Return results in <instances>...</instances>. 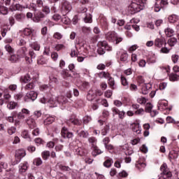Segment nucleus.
I'll return each mask as SVG.
<instances>
[{"instance_id":"nucleus-23","label":"nucleus","mask_w":179,"mask_h":179,"mask_svg":"<svg viewBox=\"0 0 179 179\" xmlns=\"http://www.w3.org/2000/svg\"><path fill=\"white\" fill-rule=\"evenodd\" d=\"M132 131L133 132H136V134H139L142 132V127H141V124L139 123H134L132 124Z\"/></svg>"},{"instance_id":"nucleus-40","label":"nucleus","mask_w":179,"mask_h":179,"mask_svg":"<svg viewBox=\"0 0 179 179\" xmlns=\"http://www.w3.org/2000/svg\"><path fill=\"white\" fill-rule=\"evenodd\" d=\"M113 165V159L108 158L103 162L104 167L110 168Z\"/></svg>"},{"instance_id":"nucleus-31","label":"nucleus","mask_w":179,"mask_h":179,"mask_svg":"<svg viewBox=\"0 0 179 179\" xmlns=\"http://www.w3.org/2000/svg\"><path fill=\"white\" fill-rule=\"evenodd\" d=\"M34 16L37 20V22L40 21V19H43V17H45V15L40 11L36 10L34 13Z\"/></svg>"},{"instance_id":"nucleus-3","label":"nucleus","mask_w":179,"mask_h":179,"mask_svg":"<svg viewBox=\"0 0 179 179\" xmlns=\"http://www.w3.org/2000/svg\"><path fill=\"white\" fill-rule=\"evenodd\" d=\"M106 39H108L110 43H113V44H120L124 38L115 33V31H109L106 34Z\"/></svg>"},{"instance_id":"nucleus-14","label":"nucleus","mask_w":179,"mask_h":179,"mask_svg":"<svg viewBox=\"0 0 179 179\" xmlns=\"http://www.w3.org/2000/svg\"><path fill=\"white\" fill-rule=\"evenodd\" d=\"M62 137L65 139V138H67L68 139H71V138H73V133L69 132L68 131V128L64 127L62 129L61 131Z\"/></svg>"},{"instance_id":"nucleus-18","label":"nucleus","mask_w":179,"mask_h":179,"mask_svg":"<svg viewBox=\"0 0 179 179\" xmlns=\"http://www.w3.org/2000/svg\"><path fill=\"white\" fill-rule=\"evenodd\" d=\"M27 54V48L22 47L17 51V55L20 58H24Z\"/></svg>"},{"instance_id":"nucleus-42","label":"nucleus","mask_w":179,"mask_h":179,"mask_svg":"<svg viewBox=\"0 0 179 179\" xmlns=\"http://www.w3.org/2000/svg\"><path fill=\"white\" fill-rule=\"evenodd\" d=\"M136 167L140 171H143V169L146 167V164L141 162H138L136 164Z\"/></svg>"},{"instance_id":"nucleus-30","label":"nucleus","mask_w":179,"mask_h":179,"mask_svg":"<svg viewBox=\"0 0 179 179\" xmlns=\"http://www.w3.org/2000/svg\"><path fill=\"white\" fill-rule=\"evenodd\" d=\"M17 107H19V105L15 101H10L7 105L8 110H15V108H17Z\"/></svg>"},{"instance_id":"nucleus-7","label":"nucleus","mask_w":179,"mask_h":179,"mask_svg":"<svg viewBox=\"0 0 179 179\" xmlns=\"http://www.w3.org/2000/svg\"><path fill=\"white\" fill-rule=\"evenodd\" d=\"M26 156V150L24 149H19L15 151V162L13 163L12 165L15 166L20 163V161L23 157Z\"/></svg>"},{"instance_id":"nucleus-47","label":"nucleus","mask_w":179,"mask_h":179,"mask_svg":"<svg viewBox=\"0 0 179 179\" xmlns=\"http://www.w3.org/2000/svg\"><path fill=\"white\" fill-rule=\"evenodd\" d=\"M170 51H171V48L164 46L160 49L159 52H161V54H169Z\"/></svg>"},{"instance_id":"nucleus-56","label":"nucleus","mask_w":179,"mask_h":179,"mask_svg":"<svg viewBox=\"0 0 179 179\" xmlns=\"http://www.w3.org/2000/svg\"><path fill=\"white\" fill-rule=\"evenodd\" d=\"M0 13L1 15H8V8L3 6H0Z\"/></svg>"},{"instance_id":"nucleus-48","label":"nucleus","mask_w":179,"mask_h":179,"mask_svg":"<svg viewBox=\"0 0 179 179\" xmlns=\"http://www.w3.org/2000/svg\"><path fill=\"white\" fill-rule=\"evenodd\" d=\"M108 85L111 89H115V80H114V78L111 77L108 78Z\"/></svg>"},{"instance_id":"nucleus-49","label":"nucleus","mask_w":179,"mask_h":179,"mask_svg":"<svg viewBox=\"0 0 179 179\" xmlns=\"http://www.w3.org/2000/svg\"><path fill=\"white\" fill-rule=\"evenodd\" d=\"M47 59H45L43 57H41L38 59V65H47Z\"/></svg>"},{"instance_id":"nucleus-57","label":"nucleus","mask_w":179,"mask_h":179,"mask_svg":"<svg viewBox=\"0 0 179 179\" xmlns=\"http://www.w3.org/2000/svg\"><path fill=\"white\" fill-rule=\"evenodd\" d=\"M25 17L24 14L21 13V14H17L15 15V19L16 20H17L18 22H22V20H23Z\"/></svg>"},{"instance_id":"nucleus-19","label":"nucleus","mask_w":179,"mask_h":179,"mask_svg":"<svg viewBox=\"0 0 179 179\" xmlns=\"http://www.w3.org/2000/svg\"><path fill=\"white\" fill-rule=\"evenodd\" d=\"M23 9H26V6H22L20 4H12L10 6V10L14 12L15 10H23Z\"/></svg>"},{"instance_id":"nucleus-1","label":"nucleus","mask_w":179,"mask_h":179,"mask_svg":"<svg viewBox=\"0 0 179 179\" xmlns=\"http://www.w3.org/2000/svg\"><path fill=\"white\" fill-rule=\"evenodd\" d=\"M145 5H146V0H133L129 9L132 13H138L145 9Z\"/></svg>"},{"instance_id":"nucleus-15","label":"nucleus","mask_w":179,"mask_h":179,"mask_svg":"<svg viewBox=\"0 0 179 179\" xmlns=\"http://www.w3.org/2000/svg\"><path fill=\"white\" fill-rule=\"evenodd\" d=\"M62 10L64 13H69V12L72 10V4L68 1H64L62 6Z\"/></svg>"},{"instance_id":"nucleus-43","label":"nucleus","mask_w":179,"mask_h":179,"mask_svg":"<svg viewBox=\"0 0 179 179\" xmlns=\"http://www.w3.org/2000/svg\"><path fill=\"white\" fill-rule=\"evenodd\" d=\"M20 59V57H18L17 55H12L9 58L8 60L10 62H17Z\"/></svg>"},{"instance_id":"nucleus-50","label":"nucleus","mask_w":179,"mask_h":179,"mask_svg":"<svg viewBox=\"0 0 179 179\" xmlns=\"http://www.w3.org/2000/svg\"><path fill=\"white\" fill-rule=\"evenodd\" d=\"M147 101H148V99L143 96H141L137 99V103L141 105L146 104Z\"/></svg>"},{"instance_id":"nucleus-44","label":"nucleus","mask_w":179,"mask_h":179,"mask_svg":"<svg viewBox=\"0 0 179 179\" xmlns=\"http://www.w3.org/2000/svg\"><path fill=\"white\" fill-rule=\"evenodd\" d=\"M168 44L170 47H174L176 44H177V38H171L168 41Z\"/></svg>"},{"instance_id":"nucleus-26","label":"nucleus","mask_w":179,"mask_h":179,"mask_svg":"<svg viewBox=\"0 0 179 179\" xmlns=\"http://www.w3.org/2000/svg\"><path fill=\"white\" fill-rule=\"evenodd\" d=\"M2 169H4L6 171H10L12 169V166L10 164H8L6 162H1L0 163V171H2Z\"/></svg>"},{"instance_id":"nucleus-32","label":"nucleus","mask_w":179,"mask_h":179,"mask_svg":"<svg viewBox=\"0 0 179 179\" xmlns=\"http://www.w3.org/2000/svg\"><path fill=\"white\" fill-rule=\"evenodd\" d=\"M164 33H165L166 37H173V36H174V29H173L170 27H168V28L165 29Z\"/></svg>"},{"instance_id":"nucleus-36","label":"nucleus","mask_w":179,"mask_h":179,"mask_svg":"<svg viewBox=\"0 0 179 179\" xmlns=\"http://www.w3.org/2000/svg\"><path fill=\"white\" fill-rule=\"evenodd\" d=\"M21 136H22L24 139H27L28 141H31V138H30V134H29L28 130H23Z\"/></svg>"},{"instance_id":"nucleus-61","label":"nucleus","mask_w":179,"mask_h":179,"mask_svg":"<svg viewBox=\"0 0 179 179\" xmlns=\"http://www.w3.org/2000/svg\"><path fill=\"white\" fill-rule=\"evenodd\" d=\"M70 121L72 124H73V125H80L82 124V122L76 118L71 119Z\"/></svg>"},{"instance_id":"nucleus-5","label":"nucleus","mask_w":179,"mask_h":179,"mask_svg":"<svg viewBox=\"0 0 179 179\" xmlns=\"http://www.w3.org/2000/svg\"><path fill=\"white\" fill-rule=\"evenodd\" d=\"M113 50V47L108 45L107 41H99L98 43V50L97 52L99 55H104L106 54V51H111Z\"/></svg>"},{"instance_id":"nucleus-62","label":"nucleus","mask_w":179,"mask_h":179,"mask_svg":"<svg viewBox=\"0 0 179 179\" xmlns=\"http://www.w3.org/2000/svg\"><path fill=\"white\" fill-rule=\"evenodd\" d=\"M178 58H179L178 55H176V54L172 55L171 59L173 64H177V62H178Z\"/></svg>"},{"instance_id":"nucleus-13","label":"nucleus","mask_w":179,"mask_h":179,"mask_svg":"<svg viewBox=\"0 0 179 179\" xmlns=\"http://www.w3.org/2000/svg\"><path fill=\"white\" fill-rule=\"evenodd\" d=\"M167 45V43L166 42V39L163 37L157 38L154 42V45L155 47H157L158 48H162L163 45Z\"/></svg>"},{"instance_id":"nucleus-28","label":"nucleus","mask_w":179,"mask_h":179,"mask_svg":"<svg viewBox=\"0 0 179 179\" xmlns=\"http://www.w3.org/2000/svg\"><path fill=\"white\" fill-rule=\"evenodd\" d=\"M16 115H17V112L13 111L11 113V116L6 117V120L8 121V122L13 124V122H15V118H16Z\"/></svg>"},{"instance_id":"nucleus-4","label":"nucleus","mask_w":179,"mask_h":179,"mask_svg":"<svg viewBox=\"0 0 179 179\" xmlns=\"http://www.w3.org/2000/svg\"><path fill=\"white\" fill-rule=\"evenodd\" d=\"M88 142L91 144L92 149L93 150L92 155L94 156V157H96V156L103 153V152L99 149V147L97 146V139L95 137H90L88 138Z\"/></svg>"},{"instance_id":"nucleus-9","label":"nucleus","mask_w":179,"mask_h":179,"mask_svg":"<svg viewBox=\"0 0 179 179\" xmlns=\"http://www.w3.org/2000/svg\"><path fill=\"white\" fill-rule=\"evenodd\" d=\"M38 94H37L34 91H30L26 94L24 96V101L29 102V101H34L37 99Z\"/></svg>"},{"instance_id":"nucleus-6","label":"nucleus","mask_w":179,"mask_h":179,"mask_svg":"<svg viewBox=\"0 0 179 179\" xmlns=\"http://www.w3.org/2000/svg\"><path fill=\"white\" fill-rule=\"evenodd\" d=\"M162 173L160 174L159 179H169L171 178L172 174L167 167V164H164L160 168Z\"/></svg>"},{"instance_id":"nucleus-2","label":"nucleus","mask_w":179,"mask_h":179,"mask_svg":"<svg viewBox=\"0 0 179 179\" xmlns=\"http://www.w3.org/2000/svg\"><path fill=\"white\" fill-rule=\"evenodd\" d=\"M68 99L64 96H52L48 101V103L49 107H57L59 104H66Z\"/></svg>"},{"instance_id":"nucleus-46","label":"nucleus","mask_w":179,"mask_h":179,"mask_svg":"<svg viewBox=\"0 0 179 179\" xmlns=\"http://www.w3.org/2000/svg\"><path fill=\"white\" fill-rule=\"evenodd\" d=\"M41 92H50L51 90V87L47 85H43L40 87Z\"/></svg>"},{"instance_id":"nucleus-12","label":"nucleus","mask_w":179,"mask_h":179,"mask_svg":"<svg viewBox=\"0 0 179 179\" xmlns=\"http://www.w3.org/2000/svg\"><path fill=\"white\" fill-rule=\"evenodd\" d=\"M112 113H113V115H118L119 118L120 120H124V118L125 117V111L124 110H118L117 108L116 107H113L111 109Z\"/></svg>"},{"instance_id":"nucleus-33","label":"nucleus","mask_w":179,"mask_h":179,"mask_svg":"<svg viewBox=\"0 0 179 179\" xmlns=\"http://www.w3.org/2000/svg\"><path fill=\"white\" fill-rule=\"evenodd\" d=\"M108 132H110V124H106L103 129H102L101 131V134L102 136H106V135H107V134H108Z\"/></svg>"},{"instance_id":"nucleus-25","label":"nucleus","mask_w":179,"mask_h":179,"mask_svg":"<svg viewBox=\"0 0 179 179\" xmlns=\"http://www.w3.org/2000/svg\"><path fill=\"white\" fill-rule=\"evenodd\" d=\"M94 90H90L87 94V100L88 101H92L96 99V94H94Z\"/></svg>"},{"instance_id":"nucleus-11","label":"nucleus","mask_w":179,"mask_h":179,"mask_svg":"<svg viewBox=\"0 0 179 179\" xmlns=\"http://www.w3.org/2000/svg\"><path fill=\"white\" fill-rule=\"evenodd\" d=\"M159 3H157V2H155L154 6L152 7V9L155 10V12H160L163 6H166V5L169 4V1L168 0H161Z\"/></svg>"},{"instance_id":"nucleus-34","label":"nucleus","mask_w":179,"mask_h":179,"mask_svg":"<svg viewBox=\"0 0 179 179\" xmlns=\"http://www.w3.org/2000/svg\"><path fill=\"white\" fill-rule=\"evenodd\" d=\"M61 75L64 79H68V78H71V76H72V75L69 73V71L65 69L62 71Z\"/></svg>"},{"instance_id":"nucleus-21","label":"nucleus","mask_w":179,"mask_h":179,"mask_svg":"<svg viewBox=\"0 0 179 179\" xmlns=\"http://www.w3.org/2000/svg\"><path fill=\"white\" fill-rule=\"evenodd\" d=\"M54 121H55V117H54L50 115H47L43 121V124H44V125H50V124H52L54 122Z\"/></svg>"},{"instance_id":"nucleus-35","label":"nucleus","mask_w":179,"mask_h":179,"mask_svg":"<svg viewBox=\"0 0 179 179\" xmlns=\"http://www.w3.org/2000/svg\"><path fill=\"white\" fill-rule=\"evenodd\" d=\"M121 83L122 86L125 87V89H128V87H129L128 80L124 76H121Z\"/></svg>"},{"instance_id":"nucleus-38","label":"nucleus","mask_w":179,"mask_h":179,"mask_svg":"<svg viewBox=\"0 0 179 179\" xmlns=\"http://www.w3.org/2000/svg\"><path fill=\"white\" fill-rule=\"evenodd\" d=\"M98 76L101 79H103V78H104L105 79H108V78H110V74L108 72L102 71L98 74Z\"/></svg>"},{"instance_id":"nucleus-27","label":"nucleus","mask_w":179,"mask_h":179,"mask_svg":"<svg viewBox=\"0 0 179 179\" xmlns=\"http://www.w3.org/2000/svg\"><path fill=\"white\" fill-rule=\"evenodd\" d=\"M28 167H29V166L27 165V162L21 163L19 165V172L20 173H26V171H27Z\"/></svg>"},{"instance_id":"nucleus-22","label":"nucleus","mask_w":179,"mask_h":179,"mask_svg":"<svg viewBox=\"0 0 179 179\" xmlns=\"http://www.w3.org/2000/svg\"><path fill=\"white\" fill-rule=\"evenodd\" d=\"M36 82L37 80H32L31 83H27L24 87V90H33L36 87Z\"/></svg>"},{"instance_id":"nucleus-16","label":"nucleus","mask_w":179,"mask_h":179,"mask_svg":"<svg viewBox=\"0 0 179 179\" xmlns=\"http://www.w3.org/2000/svg\"><path fill=\"white\" fill-rule=\"evenodd\" d=\"M26 123L27 124L29 128L31 129H34V128L37 127V122H36V120L31 116L26 120Z\"/></svg>"},{"instance_id":"nucleus-8","label":"nucleus","mask_w":179,"mask_h":179,"mask_svg":"<svg viewBox=\"0 0 179 179\" xmlns=\"http://www.w3.org/2000/svg\"><path fill=\"white\" fill-rule=\"evenodd\" d=\"M169 102L166 100H159L157 103L158 110L160 111H164V110H167L168 111H171L172 108L168 107Z\"/></svg>"},{"instance_id":"nucleus-37","label":"nucleus","mask_w":179,"mask_h":179,"mask_svg":"<svg viewBox=\"0 0 179 179\" xmlns=\"http://www.w3.org/2000/svg\"><path fill=\"white\" fill-rule=\"evenodd\" d=\"M74 155H77L78 156H82L83 155V152L82 151V148L76 146L73 150Z\"/></svg>"},{"instance_id":"nucleus-41","label":"nucleus","mask_w":179,"mask_h":179,"mask_svg":"<svg viewBox=\"0 0 179 179\" xmlns=\"http://www.w3.org/2000/svg\"><path fill=\"white\" fill-rule=\"evenodd\" d=\"M179 80V77L177 74L171 73L169 74V80L171 82H177Z\"/></svg>"},{"instance_id":"nucleus-54","label":"nucleus","mask_w":179,"mask_h":179,"mask_svg":"<svg viewBox=\"0 0 179 179\" xmlns=\"http://www.w3.org/2000/svg\"><path fill=\"white\" fill-rule=\"evenodd\" d=\"M96 103L99 104H102V106H104V107H108V102L106 99H97Z\"/></svg>"},{"instance_id":"nucleus-52","label":"nucleus","mask_w":179,"mask_h":179,"mask_svg":"<svg viewBox=\"0 0 179 179\" xmlns=\"http://www.w3.org/2000/svg\"><path fill=\"white\" fill-rule=\"evenodd\" d=\"M153 105L150 103H147L145 105V113H152Z\"/></svg>"},{"instance_id":"nucleus-51","label":"nucleus","mask_w":179,"mask_h":179,"mask_svg":"<svg viewBox=\"0 0 179 179\" xmlns=\"http://www.w3.org/2000/svg\"><path fill=\"white\" fill-rule=\"evenodd\" d=\"M24 34L27 36V37H31V36H33V31L29 28H26L24 30Z\"/></svg>"},{"instance_id":"nucleus-17","label":"nucleus","mask_w":179,"mask_h":179,"mask_svg":"<svg viewBox=\"0 0 179 179\" xmlns=\"http://www.w3.org/2000/svg\"><path fill=\"white\" fill-rule=\"evenodd\" d=\"M78 138L80 139H86L89 137V131L85 130H77L76 131Z\"/></svg>"},{"instance_id":"nucleus-63","label":"nucleus","mask_w":179,"mask_h":179,"mask_svg":"<svg viewBox=\"0 0 179 179\" xmlns=\"http://www.w3.org/2000/svg\"><path fill=\"white\" fill-rule=\"evenodd\" d=\"M170 159H177L178 157V154L174 151H172L169 153Z\"/></svg>"},{"instance_id":"nucleus-60","label":"nucleus","mask_w":179,"mask_h":179,"mask_svg":"<svg viewBox=\"0 0 179 179\" xmlns=\"http://www.w3.org/2000/svg\"><path fill=\"white\" fill-rule=\"evenodd\" d=\"M5 50L6 51H7V52H9L10 54H12V52H13V48L9 44L5 45Z\"/></svg>"},{"instance_id":"nucleus-29","label":"nucleus","mask_w":179,"mask_h":179,"mask_svg":"<svg viewBox=\"0 0 179 179\" xmlns=\"http://www.w3.org/2000/svg\"><path fill=\"white\" fill-rule=\"evenodd\" d=\"M169 20L170 23H178L179 22V16L177 15H171L169 17Z\"/></svg>"},{"instance_id":"nucleus-59","label":"nucleus","mask_w":179,"mask_h":179,"mask_svg":"<svg viewBox=\"0 0 179 179\" xmlns=\"http://www.w3.org/2000/svg\"><path fill=\"white\" fill-rule=\"evenodd\" d=\"M42 157L44 160H47L50 157V151H43L42 152Z\"/></svg>"},{"instance_id":"nucleus-24","label":"nucleus","mask_w":179,"mask_h":179,"mask_svg":"<svg viewBox=\"0 0 179 179\" xmlns=\"http://www.w3.org/2000/svg\"><path fill=\"white\" fill-rule=\"evenodd\" d=\"M119 52L120 54V61L122 62H128V53H127V51L121 50Z\"/></svg>"},{"instance_id":"nucleus-53","label":"nucleus","mask_w":179,"mask_h":179,"mask_svg":"<svg viewBox=\"0 0 179 179\" xmlns=\"http://www.w3.org/2000/svg\"><path fill=\"white\" fill-rule=\"evenodd\" d=\"M33 163L34 166H41L43 164V160H41V158H36L34 159Z\"/></svg>"},{"instance_id":"nucleus-20","label":"nucleus","mask_w":179,"mask_h":179,"mask_svg":"<svg viewBox=\"0 0 179 179\" xmlns=\"http://www.w3.org/2000/svg\"><path fill=\"white\" fill-rule=\"evenodd\" d=\"M150 89H152V85H150V84H143L141 88L142 94H148L150 91Z\"/></svg>"},{"instance_id":"nucleus-10","label":"nucleus","mask_w":179,"mask_h":179,"mask_svg":"<svg viewBox=\"0 0 179 179\" xmlns=\"http://www.w3.org/2000/svg\"><path fill=\"white\" fill-rule=\"evenodd\" d=\"M38 79V74L37 73H34L32 77L29 74H26L25 76L21 77L20 82L22 83H29L30 80H37Z\"/></svg>"},{"instance_id":"nucleus-55","label":"nucleus","mask_w":179,"mask_h":179,"mask_svg":"<svg viewBox=\"0 0 179 179\" xmlns=\"http://www.w3.org/2000/svg\"><path fill=\"white\" fill-rule=\"evenodd\" d=\"M66 47L64 44H57L55 46V51H61V50H65Z\"/></svg>"},{"instance_id":"nucleus-64","label":"nucleus","mask_w":179,"mask_h":179,"mask_svg":"<svg viewBox=\"0 0 179 179\" xmlns=\"http://www.w3.org/2000/svg\"><path fill=\"white\" fill-rule=\"evenodd\" d=\"M53 37L56 40H61V38H62V37H63V35L59 32H56L54 34Z\"/></svg>"},{"instance_id":"nucleus-58","label":"nucleus","mask_w":179,"mask_h":179,"mask_svg":"<svg viewBox=\"0 0 179 179\" xmlns=\"http://www.w3.org/2000/svg\"><path fill=\"white\" fill-rule=\"evenodd\" d=\"M84 22L85 23H92V15L89 14V15H87L85 16V17L84 18Z\"/></svg>"},{"instance_id":"nucleus-39","label":"nucleus","mask_w":179,"mask_h":179,"mask_svg":"<svg viewBox=\"0 0 179 179\" xmlns=\"http://www.w3.org/2000/svg\"><path fill=\"white\" fill-rule=\"evenodd\" d=\"M24 8L25 9H30L31 10H34V12H36V10H38V9H37L36 4L34 3H31L29 6L26 5Z\"/></svg>"},{"instance_id":"nucleus-45","label":"nucleus","mask_w":179,"mask_h":179,"mask_svg":"<svg viewBox=\"0 0 179 179\" xmlns=\"http://www.w3.org/2000/svg\"><path fill=\"white\" fill-rule=\"evenodd\" d=\"M7 132L8 135H13V134H16V127L15 126H12L8 128Z\"/></svg>"}]
</instances>
